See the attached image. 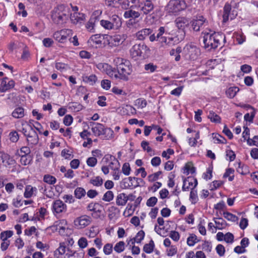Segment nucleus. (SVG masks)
<instances>
[{"instance_id": "1", "label": "nucleus", "mask_w": 258, "mask_h": 258, "mask_svg": "<svg viewBox=\"0 0 258 258\" xmlns=\"http://www.w3.org/2000/svg\"><path fill=\"white\" fill-rule=\"evenodd\" d=\"M164 27H160L158 29V32L156 35H152L149 37V40L151 42L157 41L160 45V47L167 48L175 45L184 39V33L182 31L181 34H176L174 37H167L164 34L167 35Z\"/></svg>"}, {"instance_id": "2", "label": "nucleus", "mask_w": 258, "mask_h": 258, "mask_svg": "<svg viewBox=\"0 0 258 258\" xmlns=\"http://www.w3.org/2000/svg\"><path fill=\"white\" fill-rule=\"evenodd\" d=\"M210 30L209 32H203V42L204 47L208 50L215 49L220 45V41L223 40L224 43L226 42V37L224 34L220 32H214Z\"/></svg>"}, {"instance_id": "3", "label": "nucleus", "mask_w": 258, "mask_h": 258, "mask_svg": "<svg viewBox=\"0 0 258 258\" xmlns=\"http://www.w3.org/2000/svg\"><path fill=\"white\" fill-rule=\"evenodd\" d=\"M116 69L118 74H114V78H119L123 80H128V76L132 72V66L130 62L126 59L117 58L115 60Z\"/></svg>"}, {"instance_id": "4", "label": "nucleus", "mask_w": 258, "mask_h": 258, "mask_svg": "<svg viewBox=\"0 0 258 258\" xmlns=\"http://www.w3.org/2000/svg\"><path fill=\"white\" fill-rule=\"evenodd\" d=\"M63 7L60 6L56 8L52 12L51 18L53 22L57 24H62L66 22L68 19V15L66 11L63 9Z\"/></svg>"}, {"instance_id": "5", "label": "nucleus", "mask_w": 258, "mask_h": 258, "mask_svg": "<svg viewBox=\"0 0 258 258\" xmlns=\"http://www.w3.org/2000/svg\"><path fill=\"white\" fill-rule=\"evenodd\" d=\"M186 7V3L183 0H170L166 6V10L175 13L184 10Z\"/></svg>"}, {"instance_id": "6", "label": "nucleus", "mask_w": 258, "mask_h": 258, "mask_svg": "<svg viewBox=\"0 0 258 258\" xmlns=\"http://www.w3.org/2000/svg\"><path fill=\"white\" fill-rule=\"evenodd\" d=\"M155 6L151 0H144L139 5L140 12L143 15H152L154 13Z\"/></svg>"}, {"instance_id": "7", "label": "nucleus", "mask_w": 258, "mask_h": 258, "mask_svg": "<svg viewBox=\"0 0 258 258\" xmlns=\"http://www.w3.org/2000/svg\"><path fill=\"white\" fill-rule=\"evenodd\" d=\"M183 50L186 53V57L190 60L197 59L200 54V49L192 44L186 45Z\"/></svg>"}, {"instance_id": "8", "label": "nucleus", "mask_w": 258, "mask_h": 258, "mask_svg": "<svg viewBox=\"0 0 258 258\" xmlns=\"http://www.w3.org/2000/svg\"><path fill=\"white\" fill-rule=\"evenodd\" d=\"M88 210L93 212L92 216L95 219L101 218L102 213V206L98 203H91L87 207Z\"/></svg>"}, {"instance_id": "9", "label": "nucleus", "mask_w": 258, "mask_h": 258, "mask_svg": "<svg viewBox=\"0 0 258 258\" xmlns=\"http://www.w3.org/2000/svg\"><path fill=\"white\" fill-rule=\"evenodd\" d=\"M205 23H208L206 19L203 16L199 15L196 17V19L190 21V25H191L192 28L195 31H199L200 28Z\"/></svg>"}, {"instance_id": "10", "label": "nucleus", "mask_w": 258, "mask_h": 258, "mask_svg": "<svg viewBox=\"0 0 258 258\" xmlns=\"http://www.w3.org/2000/svg\"><path fill=\"white\" fill-rule=\"evenodd\" d=\"M176 25L179 30L176 34H181L182 31L184 33V38L185 36L184 29L190 25V20L185 17H179L175 20Z\"/></svg>"}, {"instance_id": "11", "label": "nucleus", "mask_w": 258, "mask_h": 258, "mask_svg": "<svg viewBox=\"0 0 258 258\" xmlns=\"http://www.w3.org/2000/svg\"><path fill=\"white\" fill-rule=\"evenodd\" d=\"M29 126L30 130L28 132L26 137L27 142L28 145H36L39 142L38 135L31 124Z\"/></svg>"}, {"instance_id": "12", "label": "nucleus", "mask_w": 258, "mask_h": 258, "mask_svg": "<svg viewBox=\"0 0 258 258\" xmlns=\"http://www.w3.org/2000/svg\"><path fill=\"white\" fill-rule=\"evenodd\" d=\"M146 48V46L143 43L136 44L131 48L130 51L133 57L141 56L143 51Z\"/></svg>"}, {"instance_id": "13", "label": "nucleus", "mask_w": 258, "mask_h": 258, "mask_svg": "<svg viewBox=\"0 0 258 258\" xmlns=\"http://www.w3.org/2000/svg\"><path fill=\"white\" fill-rule=\"evenodd\" d=\"M126 36L125 35H115L111 36L109 40V44L111 46H116L122 44L125 40Z\"/></svg>"}, {"instance_id": "14", "label": "nucleus", "mask_w": 258, "mask_h": 258, "mask_svg": "<svg viewBox=\"0 0 258 258\" xmlns=\"http://www.w3.org/2000/svg\"><path fill=\"white\" fill-rule=\"evenodd\" d=\"M52 209L55 213L59 214L66 211L67 206L62 201L57 200L53 203Z\"/></svg>"}, {"instance_id": "15", "label": "nucleus", "mask_w": 258, "mask_h": 258, "mask_svg": "<svg viewBox=\"0 0 258 258\" xmlns=\"http://www.w3.org/2000/svg\"><path fill=\"white\" fill-rule=\"evenodd\" d=\"M154 31L151 28H144L139 31L136 33L137 38L140 40H144L147 36H150L152 35H155Z\"/></svg>"}, {"instance_id": "16", "label": "nucleus", "mask_w": 258, "mask_h": 258, "mask_svg": "<svg viewBox=\"0 0 258 258\" xmlns=\"http://www.w3.org/2000/svg\"><path fill=\"white\" fill-rule=\"evenodd\" d=\"M0 160L4 165L7 167L15 163V160L7 153L0 151Z\"/></svg>"}, {"instance_id": "17", "label": "nucleus", "mask_w": 258, "mask_h": 258, "mask_svg": "<svg viewBox=\"0 0 258 258\" xmlns=\"http://www.w3.org/2000/svg\"><path fill=\"white\" fill-rule=\"evenodd\" d=\"M93 125L92 131L95 136L97 137L102 136L105 127L104 125L103 124L94 122H90V125Z\"/></svg>"}, {"instance_id": "18", "label": "nucleus", "mask_w": 258, "mask_h": 258, "mask_svg": "<svg viewBox=\"0 0 258 258\" xmlns=\"http://www.w3.org/2000/svg\"><path fill=\"white\" fill-rule=\"evenodd\" d=\"M70 19L74 24L81 23L85 19V15L83 13L75 12L71 14Z\"/></svg>"}, {"instance_id": "19", "label": "nucleus", "mask_w": 258, "mask_h": 258, "mask_svg": "<svg viewBox=\"0 0 258 258\" xmlns=\"http://www.w3.org/2000/svg\"><path fill=\"white\" fill-rule=\"evenodd\" d=\"M128 198L124 193L119 194L116 197V204L117 206H124L128 200Z\"/></svg>"}, {"instance_id": "20", "label": "nucleus", "mask_w": 258, "mask_h": 258, "mask_svg": "<svg viewBox=\"0 0 258 258\" xmlns=\"http://www.w3.org/2000/svg\"><path fill=\"white\" fill-rule=\"evenodd\" d=\"M134 177H129L125 178L121 182V186L122 188H134V183H133Z\"/></svg>"}, {"instance_id": "21", "label": "nucleus", "mask_w": 258, "mask_h": 258, "mask_svg": "<svg viewBox=\"0 0 258 258\" xmlns=\"http://www.w3.org/2000/svg\"><path fill=\"white\" fill-rule=\"evenodd\" d=\"M53 38L60 43H64L67 40V36L64 34V31L61 30L60 31L55 32L53 34Z\"/></svg>"}, {"instance_id": "22", "label": "nucleus", "mask_w": 258, "mask_h": 258, "mask_svg": "<svg viewBox=\"0 0 258 258\" xmlns=\"http://www.w3.org/2000/svg\"><path fill=\"white\" fill-rule=\"evenodd\" d=\"M213 220L216 224V226L214 227L216 229L222 230L227 226L226 222L222 218H214Z\"/></svg>"}, {"instance_id": "23", "label": "nucleus", "mask_w": 258, "mask_h": 258, "mask_svg": "<svg viewBox=\"0 0 258 258\" xmlns=\"http://www.w3.org/2000/svg\"><path fill=\"white\" fill-rule=\"evenodd\" d=\"M231 10V6L226 3L224 7L223 14V22L226 23L229 19L230 12Z\"/></svg>"}, {"instance_id": "24", "label": "nucleus", "mask_w": 258, "mask_h": 258, "mask_svg": "<svg viewBox=\"0 0 258 258\" xmlns=\"http://www.w3.org/2000/svg\"><path fill=\"white\" fill-rule=\"evenodd\" d=\"M109 21L113 25L115 30L121 27L122 22L121 19L116 15H113L110 18Z\"/></svg>"}, {"instance_id": "25", "label": "nucleus", "mask_w": 258, "mask_h": 258, "mask_svg": "<svg viewBox=\"0 0 258 258\" xmlns=\"http://www.w3.org/2000/svg\"><path fill=\"white\" fill-rule=\"evenodd\" d=\"M37 191V188L35 187H33L30 185H28L26 186L24 196L26 198H31L34 192Z\"/></svg>"}, {"instance_id": "26", "label": "nucleus", "mask_w": 258, "mask_h": 258, "mask_svg": "<svg viewBox=\"0 0 258 258\" xmlns=\"http://www.w3.org/2000/svg\"><path fill=\"white\" fill-rule=\"evenodd\" d=\"M91 218L87 215H83L78 219L79 224L83 227L88 226L91 222Z\"/></svg>"}, {"instance_id": "27", "label": "nucleus", "mask_w": 258, "mask_h": 258, "mask_svg": "<svg viewBox=\"0 0 258 258\" xmlns=\"http://www.w3.org/2000/svg\"><path fill=\"white\" fill-rule=\"evenodd\" d=\"M183 173L188 175L189 173L193 174L196 172V168L193 166L192 162H188L183 168Z\"/></svg>"}, {"instance_id": "28", "label": "nucleus", "mask_w": 258, "mask_h": 258, "mask_svg": "<svg viewBox=\"0 0 258 258\" xmlns=\"http://www.w3.org/2000/svg\"><path fill=\"white\" fill-rule=\"evenodd\" d=\"M24 109L21 107L16 108L12 113V115L15 118H21L24 116Z\"/></svg>"}, {"instance_id": "29", "label": "nucleus", "mask_w": 258, "mask_h": 258, "mask_svg": "<svg viewBox=\"0 0 258 258\" xmlns=\"http://www.w3.org/2000/svg\"><path fill=\"white\" fill-rule=\"evenodd\" d=\"M110 158L111 160H112V158H113V160L109 163L108 166L109 168L113 170H119L120 164L118 160L115 159L114 157L112 156H110Z\"/></svg>"}, {"instance_id": "30", "label": "nucleus", "mask_w": 258, "mask_h": 258, "mask_svg": "<svg viewBox=\"0 0 258 258\" xmlns=\"http://www.w3.org/2000/svg\"><path fill=\"white\" fill-rule=\"evenodd\" d=\"M103 138L106 140H110L113 138V131L109 127H105L103 130Z\"/></svg>"}, {"instance_id": "31", "label": "nucleus", "mask_w": 258, "mask_h": 258, "mask_svg": "<svg viewBox=\"0 0 258 258\" xmlns=\"http://www.w3.org/2000/svg\"><path fill=\"white\" fill-rule=\"evenodd\" d=\"M140 16V14L139 12L133 11L132 10L125 11L124 13V17L126 19L131 18L135 19L139 17Z\"/></svg>"}, {"instance_id": "32", "label": "nucleus", "mask_w": 258, "mask_h": 258, "mask_svg": "<svg viewBox=\"0 0 258 258\" xmlns=\"http://www.w3.org/2000/svg\"><path fill=\"white\" fill-rule=\"evenodd\" d=\"M102 37L101 34H95L92 35L89 39V42H92L96 45H100L102 44Z\"/></svg>"}, {"instance_id": "33", "label": "nucleus", "mask_w": 258, "mask_h": 258, "mask_svg": "<svg viewBox=\"0 0 258 258\" xmlns=\"http://www.w3.org/2000/svg\"><path fill=\"white\" fill-rule=\"evenodd\" d=\"M89 182L95 186L99 187L102 185L103 180L100 176H97L94 178H91Z\"/></svg>"}, {"instance_id": "34", "label": "nucleus", "mask_w": 258, "mask_h": 258, "mask_svg": "<svg viewBox=\"0 0 258 258\" xmlns=\"http://www.w3.org/2000/svg\"><path fill=\"white\" fill-rule=\"evenodd\" d=\"M208 117L213 122L220 123L221 122V117L213 111L209 112Z\"/></svg>"}, {"instance_id": "35", "label": "nucleus", "mask_w": 258, "mask_h": 258, "mask_svg": "<svg viewBox=\"0 0 258 258\" xmlns=\"http://www.w3.org/2000/svg\"><path fill=\"white\" fill-rule=\"evenodd\" d=\"M96 19L94 17H91L89 19V21L87 23L86 25V27L87 30L90 32H94V27L96 23Z\"/></svg>"}, {"instance_id": "36", "label": "nucleus", "mask_w": 258, "mask_h": 258, "mask_svg": "<svg viewBox=\"0 0 258 258\" xmlns=\"http://www.w3.org/2000/svg\"><path fill=\"white\" fill-rule=\"evenodd\" d=\"M154 247L155 245L154 241L152 239H151L149 243L145 244L144 245L143 250L147 253H150L153 251Z\"/></svg>"}, {"instance_id": "37", "label": "nucleus", "mask_w": 258, "mask_h": 258, "mask_svg": "<svg viewBox=\"0 0 258 258\" xmlns=\"http://www.w3.org/2000/svg\"><path fill=\"white\" fill-rule=\"evenodd\" d=\"M13 233V231L11 230L4 231L1 233L0 238L2 241H9L8 238L11 237Z\"/></svg>"}, {"instance_id": "38", "label": "nucleus", "mask_w": 258, "mask_h": 258, "mask_svg": "<svg viewBox=\"0 0 258 258\" xmlns=\"http://www.w3.org/2000/svg\"><path fill=\"white\" fill-rule=\"evenodd\" d=\"M97 80V77L95 75H91L89 76L83 77L84 82L89 83L91 85H94Z\"/></svg>"}, {"instance_id": "39", "label": "nucleus", "mask_w": 258, "mask_h": 258, "mask_svg": "<svg viewBox=\"0 0 258 258\" xmlns=\"http://www.w3.org/2000/svg\"><path fill=\"white\" fill-rule=\"evenodd\" d=\"M189 200H190L191 203L193 204H196L198 201L197 190L194 189V188H191L189 195Z\"/></svg>"}, {"instance_id": "40", "label": "nucleus", "mask_w": 258, "mask_h": 258, "mask_svg": "<svg viewBox=\"0 0 258 258\" xmlns=\"http://www.w3.org/2000/svg\"><path fill=\"white\" fill-rule=\"evenodd\" d=\"M43 181L49 184H54L56 182V179L52 175L45 174L43 177Z\"/></svg>"}, {"instance_id": "41", "label": "nucleus", "mask_w": 258, "mask_h": 258, "mask_svg": "<svg viewBox=\"0 0 258 258\" xmlns=\"http://www.w3.org/2000/svg\"><path fill=\"white\" fill-rule=\"evenodd\" d=\"M20 162L22 165H27L31 163L32 157L30 155H21Z\"/></svg>"}, {"instance_id": "42", "label": "nucleus", "mask_w": 258, "mask_h": 258, "mask_svg": "<svg viewBox=\"0 0 258 258\" xmlns=\"http://www.w3.org/2000/svg\"><path fill=\"white\" fill-rule=\"evenodd\" d=\"M86 192L85 190L82 187H77L76 188L74 191V194L76 198L78 199H81L83 197H84Z\"/></svg>"}, {"instance_id": "43", "label": "nucleus", "mask_w": 258, "mask_h": 258, "mask_svg": "<svg viewBox=\"0 0 258 258\" xmlns=\"http://www.w3.org/2000/svg\"><path fill=\"white\" fill-rule=\"evenodd\" d=\"M238 91L239 88L238 87H230L226 91V93L228 97L233 98L235 96Z\"/></svg>"}, {"instance_id": "44", "label": "nucleus", "mask_w": 258, "mask_h": 258, "mask_svg": "<svg viewBox=\"0 0 258 258\" xmlns=\"http://www.w3.org/2000/svg\"><path fill=\"white\" fill-rule=\"evenodd\" d=\"M223 216L225 218H226L228 221H231L232 222H236L238 220V218L235 215L228 212H223Z\"/></svg>"}, {"instance_id": "45", "label": "nucleus", "mask_w": 258, "mask_h": 258, "mask_svg": "<svg viewBox=\"0 0 258 258\" xmlns=\"http://www.w3.org/2000/svg\"><path fill=\"white\" fill-rule=\"evenodd\" d=\"M101 25L105 29L108 30L114 29L115 27L110 22L109 20H102L100 21Z\"/></svg>"}, {"instance_id": "46", "label": "nucleus", "mask_w": 258, "mask_h": 258, "mask_svg": "<svg viewBox=\"0 0 258 258\" xmlns=\"http://www.w3.org/2000/svg\"><path fill=\"white\" fill-rule=\"evenodd\" d=\"M198 241L197 236L194 234H190V236L187 239V244L189 246H194Z\"/></svg>"}, {"instance_id": "47", "label": "nucleus", "mask_w": 258, "mask_h": 258, "mask_svg": "<svg viewBox=\"0 0 258 258\" xmlns=\"http://www.w3.org/2000/svg\"><path fill=\"white\" fill-rule=\"evenodd\" d=\"M114 194L111 190H108L103 195L102 200L105 202H109L113 199Z\"/></svg>"}, {"instance_id": "48", "label": "nucleus", "mask_w": 258, "mask_h": 258, "mask_svg": "<svg viewBox=\"0 0 258 258\" xmlns=\"http://www.w3.org/2000/svg\"><path fill=\"white\" fill-rule=\"evenodd\" d=\"M144 231L143 230H140L137 233L136 237L134 238V241L132 242V244H134L135 241L137 243H140L141 241L144 239Z\"/></svg>"}, {"instance_id": "49", "label": "nucleus", "mask_w": 258, "mask_h": 258, "mask_svg": "<svg viewBox=\"0 0 258 258\" xmlns=\"http://www.w3.org/2000/svg\"><path fill=\"white\" fill-rule=\"evenodd\" d=\"M124 242L122 241L117 242L114 247V250L118 253L123 251L124 249Z\"/></svg>"}, {"instance_id": "50", "label": "nucleus", "mask_w": 258, "mask_h": 258, "mask_svg": "<svg viewBox=\"0 0 258 258\" xmlns=\"http://www.w3.org/2000/svg\"><path fill=\"white\" fill-rule=\"evenodd\" d=\"M162 173V171H159L153 174H150L148 176V179L150 182H154L156 181L158 178L159 175Z\"/></svg>"}, {"instance_id": "51", "label": "nucleus", "mask_w": 258, "mask_h": 258, "mask_svg": "<svg viewBox=\"0 0 258 258\" xmlns=\"http://www.w3.org/2000/svg\"><path fill=\"white\" fill-rule=\"evenodd\" d=\"M212 137L214 139H216L217 141V143L226 144L227 141L226 139L218 134H212Z\"/></svg>"}, {"instance_id": "52", "label": "nucleus", "mask_w": 258, "mask_h": 258, "mask_svg": "<svg viewBox=\"0 0 258 258\" xmlns=\"http://www.w3.org/2000/svg\"><path fill=\"white\" fill-rule=\"evenodd\" d=\"M121 0H105L104 4L109 7H115L116 5L120 4Z\"/></svg>"}, {"instance_id": "53", "label": "nucleus", "mask_w": 258, "mask_h": 258, "mask_svg": "<svg viewBox=\"0 0 258 258\" xmlns=\"http://www.w3.org/2000/svg\"><path fill=\"white\" fill-rule=\"evenodd\" d=\"M61 155L66 159L70 160L73 158L74 155L72 152L67 149H63L61 152Z\"/></svg>"}, {"instance_id": "54", "label": "nucleus", "mask_w": 258, "mask_h": 258, "mask_svg": "<svg viewBox=\"0 0 258 258\" xmlns=\"http://www.w3.org/2000/svg\"><path fill=\"white\" fill-rule=\"evenodd\" d=\"M9 137L10 140L13 143H16L19 139V134L16 131L11 132L9 134Z\"/></svg>"}, {"instance_id": "55", "label": "nucleus", "mask_w": 258, "mask_h": 258, "mask_svg": "<svg viewBox=\"0 0 258 258\" xmlns=\"http://www.w3.org/2000/svg\"><path fill=\"white\" fill-rule=\"evenodd\" d=\"M157 68L156 65H154L153 63H149L145 65V70L150 73L154 72Z\"/></svg>"}, {"instance_id": "56", "label": "nucleus", "mask_w": 258, "mask_h": 258, "mask_svg": "<svg viewBox=\"0 0 258 258\" xmlns=\"http://www.w3.org/2000/svg\"><path fill=\"white\" fill-rule=\"evenodd\" d=\"M216 250L220 256H223L225 252V249L224 246L221 244H219L217 245L216 247Z\"/></svg>"}, {"instance_id": "57", "label": "nucleus", "mask_w": 258, "mask_h": 258, "mask_svg": "<svg viewBox=\"0 0 258 258\" xmlns=\"http://www.w3.org/2000/svg\"><path fill=\"white\" fill-rule=\"evenodd\" d=\"M113 245L110 243L106 244L103 247V252L106 255L110 254L112 251Z\"/></svg>"}, {"instance_id": "58", "label": "nucleus", "mask_w": 258, "mask_h": 258, "mask_svg": "<svg viewBox=\"0 0 258 258\" xmlns=\"http://www.w3.org/2000/svg\"><path fill=\"white\" fill-rule=\"evenodd\" d=\"M157 198L155 197H152L150 198L146 202V205L148 207H154L157 202Z\"/></svg>"}, {"instance_id": "59", "label": "nucleus", "mask_w": 258, "mask_h": 258, "mask_svg": "<svg viewBox=\"0 0 258 258\" xmlns=\"http://www.w3.org/2000/svg\"><path fill=\"white\" fill-rule=\"evenodd\" d=\"M122 171L125 175H128L130 174L131 168L128 163H125L123 164Z\"/></svg>"}, {"instance_id": "60", "label": "nucleus", "mask_w": 258, "mask_h": 258, "mask_svg": "<svg viewBox=\"0 0 258 258\" xmlns=\"http://www.w3.org/2000/svg\"><path fill=\"white\" fill-rule=\"evenodd\" d=\"M78 245L79 247L81 248H84L86 247L88 245L87 240L85 237H81L78 240Z\"/></svg>"}, {"instance_id": "61", "label": "nucleus", "mask_w": 258, "mask_h": 258, "mask_svg": "<svg viewBox=\"0 0 258 258\" xmlns=\"http://www.w3.org/2000/svg\"><path fill=\"white\" fill-rule=\"evenodd\" d=\"M97 68L102 71L106 70L109 71L110 69V66L105 63H99L97 65Z\"/></svg>"}, {"instance_id": "62", "label": "nucleus", "mask_w": 258, "mask_h": 258, "mask_svg": "<svg viewBox=\"0 0 258 258\" xmlns=\"http://www.w3.org/2000/svg\"><path fill=\"white\" fill-rule=\"evenodd\" d=\"M224 240L227 243H232L234 241V235L230 232H227L224 235Z\"/></svg>"}, {"instance_id": "63", "label": "nucleus", "mask_w": 258, "mask_h": 258, "mask_svg": "<svg viewBox=\"0 0 258 258\" xmlns=\"http://www.w3.org/2000/svg\"><path fill=\"white\" fill-rule=\"evenodd\" d=\"M97 163V160L95 157H89L87 160V164L90 167H94Z\"/></svg>"}, {"instance_id": "64", "label": "nucleus", "mask_w": 258, "mask_h": 258, "mask_svg": "<svg viewBox=\"0 0 258 258\" xmlns=\"http://www.w3.org/2000/svg\"><path fill=\"white\" fill-rule=\"evenodd\" d=\"M73 120V117L71 115H66L63 118V122L66 126H69L72 123Z\"/></svg>"}]
</instances>
